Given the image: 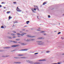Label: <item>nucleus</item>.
<instances>
[{
    "instance_id": "9b49d317",
    "label": "nucleus",
    "mask_w": 64,
    "mask_h": 64,
    "mask_svg": "<svg viewBox=\"0 0 64 64\" xmlns=\"http://www.w3.org/2000/svg\"><path fill=\"white\" fill-rule=\"evenodd\" d=\"M11 47L8 46V47H5L4 48V49H9V48H10Z\"/></svg>"
},
{
    "instance_id": "cd10ccee",
    "label": "nucleus",
    "mask_w": 64,
    "mask_h": 64,
    "mask_svg": "<svg viewBox=\"0 0 64 64\" xmlns=\"http://www.w3.org/2000/svg\"><path fill=\"white\" fill-rule=\"evenodd\" d=\"M46 3H47L46 2H44L43 3L42 5H45V4H46Z\"/></svg>"
},
{
    "instance_id": "e433bc0d",
    "label": "nucleus",
    "mask_w": 64,
    "mask_h": 64,
    "mask_svg": "<svg viewBox=\"0 0 64 64\" xmlns=\"http://www.w3.org/2000/svg\"><path fill=\"white\" fill-rule=\"evenodd\" d=\"M38 54V53H36L34 54V55H36V54Z\"/></svg>"
},
{
    "instance_id": "c03bdc74",
    "label": "nucleus",
    "mask_w": 64,
    "mask_h": 64,
    "mask_svg": "<svg viewBox=\"0 0 64 64\" xmlns=\"http://www.w3.org/2000/svg\"><path fill=\"white\" fill-rule=\"evenodd\" d=\"M20 33H23L24 32H22V31H20Z\"/></svg>"
},
{
    "instance_id": "603ef678",
    "label": "nucleus",
    "mask_w": 64,
    "mask_h": 64,
    "mask_svg": "<svg viewBox=\"0 0 64 64\" xmlns=\"http://www.w3.org/2000/svg\"><path fill=\"white\" fill-rule=\"evenodd\" d=\"M20 51H24V50H20Z\"/></svg>"
},
{
    "instance_id": "bb28decb",
    "label": "nucleus",
    "mask_w": 64,
    "mask_h": 64,
    "mask_svg": "<svg viewBox=\"0 0 64 64\" xmlns=\"http://www.w3.org/2000/svg\"><path fill=\"white\" fill-rule=\"evenodd\" d=\"M26 57H20V58H23L24 59V58H26Z\"/></svg>"
},
{
    "instance_id": "a19ab883",
    "label": "nucleus",
    "mask_w": 64,
    "mask_h": 64,
    "mask_svg": "<svg viewBox=\"0 0 64 64\" xmlns=\"http://www.w3.org/2000/svg\"><path fill=\"white\" fill-rule=\"evenodd\" d=\"M24 41H26V38L24 39Z\"/></svg>"
},
{
    "instance_id": "de8ad7c7",
    "label": "nucleus",
    "mask_w": 64,
    "mask_h": 64,
    "mask_svg": "<svg viewBox=\"0 0 64 64\" xmlns=\"http://www.w3.org/2000/svg\"><path fill=\"white\" fill-rule=\"evenodd\" d=\"M48 18H50V15L48 16Z\"/></svg>"
},
{
    "instance_id": "dca6fc26",
    "label": "nucleus",
    "mask_w": 64,
    "mask_h": 64,
    "mask_svg": "<svg viewBox=\"0 0 64 64\" xmlns=\"http://www.w3.org/2000/svg\"><path fill=\"white\" fill-rule=\"evenodd\" d=\"M45 31H41L40 32V33H45Z\"/></svg>"
},
{
    "instance_id": "423d86ee",
    "label": "nucleus",
    "mask_w": 64,
    "mask_h": 64,
    "mask_svg": "<svg viewBox=\"0 0 64 64\" xmlns=\"http://www.w3.org/2000/svg\"><path fill=\"white\" fill-rule=\"evenodd\" d=\"M20 44L22 45H27V44L25 43H21Z\"/></svg>"
},
{
    "instance_id": "79ce46f5",
    "label": "nucleus",
    "mask_w": 64,
    "mask_h": 64,
    "mask_svg": "<svg viewBox=\"0 0 64 64\" xmlns=\"http://www.w3.org/2000/svg\"><path fill=\"white\" fill-rule=\"evenodd\" d=\"M43 35H46V34H43Z\"/></svg>"
},
{
    "instance_id": "4c0bfd02",
    "label": "nucleus",
    "mask_w": 64,
    "mask_h": 64,
    "mask_svg": "<svg viewBox=\"0 0 64 64\" xmlns=\"http://www.w3.org/2000/svg\"><path fill=\"white\" fill-rule=\"evenodd\" d=\"M61 33V32H58V35H59V34H60Z\"/></svg>"
},
{
    "instance_id": "a878e982",
    "label": "nucleus",
    "mask_w": 64,
    "mask_h": 64,
    "mask_svg": "<svg viewBox=\"0 0 64 64\" xmlns=\"http://www.w3.org/2000/svg\"><path fill=\"white\" fill-rule=\"evenodd\" d=\"M28 50V49H24V51H27Z\"/></svg>"
},
{
    "instance_id": "864d4df0",
    "label": "nucleus",
    "mask_w": 64,
    "mask_h": 64,
    "mask_svg": "<svg viewBox=\"0 0 64 64\" xmlns=\"http://www.w3.org/2000/svg\"><path fill=\"white\" fill-rule=\"evenodd\" d=\"M10 42H13V41H12V40H10Z\"/></svg>"
},
{
    "instance_id": "4be33fe9",
    "label": "nucleus",
    "mask_w": 64,
    "mask_h": 64,
    "mask_svg": "<svg viewBox=\"0 0 64 64\" xmlns=\"http://www.w3.org/2000/svg\"><path fill=\"white\" fill-rule=\"evenodd\" d=\"M29 22H30L29 21H27L26 22V23L27 24H29L28 23H29Z\"/></svg>"
},
{
    "instance_id": "0eeeda50",
    "label": "nucleus",
    "mask_w": 64,
    "mask_h": 64,
    "mask_svg": "<svg viewBox=\"0 0 64 64\" xmlns=\"http://www.w3.org/2000/svg\"><path fill=\"white\" fill-rule=\"evenodd\" d=\"M34 8L36 9H37L39 11V9L38 8V7L36 6H34Z\"/></svg>"
},
{
    "instance_id": "680f3d73",
    "label": "nucleus",
    "mask_w": 64,
    "mask_h": 64,
    "mask_svg": "<svg viewBox=\"0 0 64 64\" xmlns=\"http://www.w3.org/2000/svg\"><path fill=\"white\" fill-rule=\"evenodd\" d=\"M4 9H5L6 8V7H4Z\"/></svg>"
},
{
    "instance_id": "ea45409f",
    "label": "nucleus",
    "mask_w": 64,
    "mask_h": 64,
    "mask_svg": "<svg viewBox=\"0 0 64 64\" xmlns=\"http://www.w3.org/2000/svg\"><path fill=\"white\" fill-rule=\"evenodd\" d=\"M49 52H50V51H46V53H49Z\"/></svg>"
},
{
    "instance_id": "473e14b6",
    "label": "nucleus",
    "mask_w": 64,
    "mask_h": 64,
    "mask_svg": "<svg viewBox=\"0 0 64 64\" xmlns=\"http://www.w3.org/2000/svg\"><path fill=\"white\" fill-rule=\"evenodd\" d=\"M38 39H41V37H39L38 38Z\"/></svg>"
},
{
    "instance_id": "774afa93",
    "label": "nucleus",
    "mask_w": 64,
    "mask_h": 64,
    "mask_svg": "<svg viewBox=\"0 0 64 64\" xmlns=\"http://www.w3.org/2000/svg\"><path fill=\"white\" fill-rule=\"evenodd\" d=\"M13 51H11V52H13Z\"/></svg>"
},
{
    "instance_id": "3c124183",
    "label": "nucleus",
    "mask_w": 64,
    "mask_h": 64,
    "mask_svg": "<svg viewBox=\"0 0 64 64\" xmlns=\"http://www.w3.org/2000/svg\"><path fill=\"white\" fill-rule=\"evenodd\" d=\"M17 9H18V10H20V9L18 8V7H17Z\"/></svg>"
},
{
    "instance_id": "20e7f679",
    "label": "nucleus",
    "mask_w": 64,
    "mask_h": 64,
    "mask_svg": "<svg viewBox=\"0 0 64 64\" xmlns=\"http://www.w3.org/2000/svg\"><path fill=\"white\" fill-rule=\"evenodd\" d=\"M26 36L28 37H30V38H33V37H35V36H32L29 35H27Z\"/></svg>"
},
{
    "instance_id": "4468645a",
    "label": "nucleus",
    "mask_w": 64,
    "mask_h": 64,
    "mask_svg": "<svg viewBox=\"0 0 64 64\" xmlns=\"http://www.w3.org/2000/svg\"><path fill=\"white\" fill-rule=\"evenodd\" d=\"M34 64H40V63L39 62H34Z\"/></svg>"
},
{
    "instance_id": "f03ea898",
    "label": "nucleus",
    "mask_w": 64,
    "mask_h": 64,
    "mask_svg": "<svg viewBox=\"0 0 64 64\" xmlns=\"http://www.w3.org/2000/svg\"><path fill=\"white\" fill-rule=\"evenodd\" d=\"M19 46H20V45H19V44L15 45H12V46H11L12 48H14V47H19Z\"/></svg>"
},
{
    "instance_id": "a18cd8bd",
    "label": "nucleus",
    "mask_w": 64,
    "mask_h": 64,
    "mask_svg": "<svg viewBox=\"0 0 64 64\" xmlns=\"http://www.w3.org/2000/svg\"><path fill=\"white\" fill-rule=\"evenodd\" d=\"M36 8H34V10L35 11H36Z\"/></svg>"
},
{
    "instance_id": "412c9836",
    "label": "nucleus",
    "mask_w": 64,
    "mask_h": 64,
    "mask_svg": "<svg viewBox=\"0 0 64 64\" xmlns=\"http://www.w3.org/2000/svg\"><path fill=\"white\" fill-rule=\"evenodd\" d=\"M18 23V22L16 21H14V23Z\"/></svg>"
},
{
    "instance_id": "a211bd4d",
    "label": "nucleus",
    "mask_w": 64,
    "mask_h": 64,
    "mask_svg": "<svg viewBox=\"0 0 64 64\" xmlns=\"http://www.w3.org/2000/svg\"><path fill=\"white\" fill-rule=\"evenodd\" d=\"M46 43H49V40H46Z\"/></svg>"
},
{
    "instance_id": "2f4dec72",
    "label": "nucleus",
    "mask_w": 64,
    "mask_h": 64,
    "mask_svg": "<svg viewBox=\"0 0 64 64\" xmlns=\"http://www.w3.org/2000/svg\"><path fill=\"white\" fill-rule=\"evenodd\" d=\"M10 57L9 55L6 56V57Z\"/></svg>"
},
{
    "instance_id": "69168bd1",
    "label": "nucleus",
    "mask_w": 64,
    "mask_h": 64,
    "mask_svg": "<svg viewBox=\"0 0 64 64\" xmlns=\"http://www.w3.org/2000/svg\"><path fill=\"white\" fill-rule=\"evenodd\" d=\"M37 18H38V16H37Z\"/></svg>"
},
{
    "instance_id": "37998d69",
    "label": "nucleus",
    "mask_w": 64,
    "mask_h": 64,
    "mask_svg": "<svg viewBox=\"0 0 64 64\" xmlns=\"http://www.w3.org/2000/svg\"><path fill=\"white\" fill-rule=\"evenodd\" d=\"M61 39H62V40H63L64 39V38H63V37H61Z\"/></svg>"
},
{
    "instance_id": "13d9d810",
    "label": "nucleus",
    "mask_w": 64,
    "mask_h": 64,
    "mask_svg": "<svg viewBox=\"0 0 64 64\" xmlns=\"http://www.w3.org/2000/svg\"><path fill=\"white\" fill-rule=\"evenodd\" d=\"M22 31H24V30H25V29H23V30H22Z\"/></svg>"
},
{
    "instance_id": "c9c22d12",
    "label": "nucleus",
    "mask_w": 64,
    "mask_h": 64,
    "mask_svg": "<svg viewBox=\"0 0 64 64\" xmlns=\"http://www.w3.org/2000/svg\"><path fill=\"white\" fill-rule=\"evenodd\" d=\"M2 57H6V56H2Z\"/></svg>"
},
{
    "instance_id": "052dcab7",
    "label": "nucleus",
    "mask_w": 64,
    "mask_h": 64,
    "mask_svg": "<svg viewBox=\"0 0 64 64\" xmlns=\"http://www.w3.org/2000/svg\"><path fill=\"white\" fill-rule=\"evenodd\" d=\"M62 55H64V53L62 54Z\"/></svg>"
},
{
    "instance_id": "5701e85b",
    "label": "nucleus",
    "mask_w": 64,
    "mask_h": 64,
    "mask_svg": "<svg viewBox=\"0 0 64 64\" xmlns=\"http://www.w3.org/2000/svg\"><path fill=\"white\" fill-rule=\"evenodd\" d=\"M20 40V38H17V39H16V41H19Z\"/></svg>"
},
{
    "instance_id": "72a5a7b5",
    "label": "nucleus",
    "mask_w": 64,
    "mask_h": 64,
    "mask_svg": "<svg viewBox=\"0 0 64 64\" xmlns=\"http://www.w3.org/2000/svg\"><path fill=\"white\" fill-rule=\"evenodd\" d=\"M4 28V27L3 26H2L1 27V28Z\"/></svg>"
},
{
    "instance_id": "4d7b16f0",
    "label": "nucleus",
    "mask_w": 64,
    "mask_h": 64,
    "mask_svg": "<svg viewBox=\"0 0 64 64\" xmlns=\"http://www.w3.org/2000/svg\"><path fill=\"white\" fill-rule=\"evenodd\" d=\"M2 4H4V2H2Z\"/></svg>"
},
{
    "instance_id": "0e129e2a",
    "label": "nucleus",
    "mask_w": 64,
    "mask_h": 64,
    "mask_svg": "<svg viewBox=\"0 0 64 64\" xmlns=\"http://www.w3.org/2000/svg\"><path fill=\"white\" fill-rule=\"evenodd\" d=\"M54 32H56V31H54Z\"/></svg>"
},
{
    "instance_id": "aec40b11",
    "label": "nucleus",
    "mask_w": 64,
    "mask_h": 64,
    "mask_svg": "<svg viewBox=\"0 0 64 64\" xmlns=\"http://www.w3.org/2000/svg\"><path fill=\"white\" fill-rule=\"evenodd\" d=\"M11 34L12 36H15L16 35L15 34Z\"/></svg>"
},
{
    "instance_id": "6e6552de",
    "label": "nucleus",
    "mask_w": 64,
    "mask_h": 64,
    "mask_svg": "<svg viewBox=\"0 0 64 64\" xmlns=\"http://www.w3.org/2000/svg\"><path fill=\"white\" fill-rule=\"evenodd\" d=\"M24 34H26V33L24 32L22 34H20V35L21 36H24Z\"/></svg>"
},
{
    "instance_id": "f8f14e48",
    "label": "nucleus",
    "mask_w": 64,
    "mask_h": 64,
    "mask_svg": "<svg viewBox=\"0 0 64 64\" xmlns=\"http://www.w3.org/2000/svg\"><path fill=\"white\" fill-rule=\"evenodd\" d=\"M32 12H33V13H36V12L34 10V8H33L32 9Z\"/></svg>"
},
{
    "instance_id": "393cba45",
    "label": "nucleus",
    "mask_w": 64,
    "mask_h": 64,
    "mask_svg": "<svg viewBox=\"0 0 64 64\" xmlns=\"http://www.w3.org/2000/svg\"><path fill=\"white\" fill-rule=\"evenodd\" d=\"M11 18H12V17H11V16H10L9 17V19L10 20Z\"/></svg>"
},
{
    "instance_id": "f3484780",
    "label": "nucleus",
    "mask_w": 64,
    "mask_h": 64,
    "mask_svg": "<svg viewBox=\"0 0 64 64\" xmlns=\"http://www.w3.org/2000/svg\"><path fill=\"white\" fill-rule=\"evenodd\" d=\"M30 41V39H27L26 40V42H29Z\"/></svg>"
},
{
    "instance_id": "c85d7f7f",
    "label": "nucleus",
    "mask_w": 64,
    "mask_h": 64,
    "mask_svg": "<svg viewBox=\"0 0 64 64\" xmlns=\"http://www.w3.org/2000/svg\"><path fill=\"white\" fill-rule=\"evenodd\" d=\"M41 39H45V38L44 37H41Z\"/></svg>"
},
{
    "instance_id": "bf43d9fd",
    "label": "nucleus",
    "mask_w": 64,
    "mask_h": 64,
    "mask_svg": "<svg viewBox=\"0 0 64 64\" xmlns=\"http://www.w3.org/2000/svg\"><path fill=\"white\" fill-rule=\"evenodd\" d=\"M2 6H1V5H0V7H2Z\"/></svg>"
},
{
    "instance_id": "e2e57ef3",
    "label": "nucleus",
    "mask_w": 64,
    "mask_h": 64,
    "mask_svg": "<svg viewBox=\"0 0 64 64\" xmlns=\"http://www.w3.org/2000/svg\"><path fill=\"white\" fill-rule=\"evenodd\" d=\"M18 43H21V42H18Z\"/></svg>"
},
{
    "instance_id": "1a4fd4ad",
    "label": "nucleus",
    "mask_w": 64,
    "mask_h": 64,
    "mask_svg": "<svg viewBox=\"0 0 64 64\" xmlns=\"http://www.w3.org/2000/svg\"><path fill=\"white\" fill-rule=\"evenodd\" d=\"M14 63L17 64H21V62H14Z\"/></svg>"
},
{
    "instance_id": "2eb2a0df",
    "label": "nucleus",
    "mask_w": 64,
    "mask_h": 64,
    "mask_svg": "<svg viewBox=\"0 0 64 64\" xmlns=\"http://www.w3.org/2000/svg\"><path fill=\"white\" fill-rule=\"evenodd\" d=\"M30 41H35V40L34 39H30Z\"/></svg>"
},
{
    "instance_id": "f704fd0d",
    "label": "nucleus",
    "mask_w": 64,
    "mask_h": 64,
    "mask_svg": "<svg viewBox=\"0 0 64 64\" xmlns=\"http://www.w3.org/2000/svg\"><path fill=\"white\" fill-rule=\"evenodd\" d=\"M10 12V11H9V12H6L7 13H8V14H9Z\"/></svg>"
},
{
    "instance_id": "49530a36",
    "label": "nucleus",
    "mask_w": 64,
    "mask_h": 64,
    "mask_svg": "<svg viewBox=\"0 0 64 64\" xmlns=\"http://www.w3.org/2000/svg\"><path fill=\"white\" fill-rule=\"evenodd\" d=\"M12 32H13V33H16V32L15 31H13Z\"/></svg>"
},
{
    "instance_id": "9d476101",
    "label": "nucleus",
    "mask_w": 64,
    "mask_h": 64,
    "mask_svg": "<svg viewBox=\"0 0 64 64\" xmlns=\"http://www.w3.org/2000/svg\"><path fill=\"white\" fill-rule=\"evenodd\" d=\"M18 56H24V54H18Z\"/></svg>"
},
{
    "instance_id": "c756f323",
    "label": "nucleus",
    "mask_w": 64,
    "mask_h": 64,
    "mask_svg": "<svg viewBox=\"0 0 64 64\" xmlns=\"http://www.w3.org/2000/svg\"><path fill=\"white\" fill-rule=\"evenodd\" d=\"M16 34L17 35H21V34H20L19 33H16Z\"/></svg>"
},
{
    "instance_id": "58836bf2",
    "label": "nucleus",
    "mask_w": 64,
    "mask_h": 64,
    "mask_svg": "<svg viewBox=\"0 0 64 64\" xmlns=\"http://www.w3.org/2000/svg\"><path fill=\"white\" fill-rule=\"evenodd\" d=\"M13 3H14V4H16V2H13Z\"/></svg>"
},
{
    "instance_id": "7ed1b4c3",
    "label": "nucleus",
    "mask_w": 64,
    "mask_h": 64,
    "mask_svg": "<svg viewBox=\"0 0 64 64\" xmlns=\"http://www.w3.org/2000/svg\"><path fill=\"white\" fill-rule=\"evenodd\" d=\"M26 62H27V63H30L32 64V61H31V60H26Z\"/></svg>"
},
{
    "instance_id": "338daca9",
    "label": "nucleus",
    "mask_w": 64,
    "mask_h": 64,
    "mask_svg": "<svg viewBox=\"0 0 64 64\" xmlns=\"http://www.w3.org/2000/svg\"><path fill=\"white\" fill-rule=\"evenodd\" d=\"M8 34H9V32H8Z\"/></svg>"
},
{
    "instance_id": "ddd939ff",
    "label": "nucleus",
    "mask_w": 64,
    "mask_h": 64,
    "mask_svg": "<svg viewBox=\"0 0 64 64\" xmlns=\"http://www.w3.org/2000/svg\"><path fill=\"white\" fill-rule=\"evenodd\" d=\"M12 42H13V43H16V44L18 43V42H17L15 41H13Z\"/></svg>"
},
{
    "instance_id": "b1692460",
    "label": "nucleus",
    "mask_w": 64,
    "mask_h": 64,
    "mask_svg": "<svg viewBox=\"0 0 64 64\" xmlns=\"http://www.w3.org/2000/svg\"><path fill=\"white\" fill-rule=\"evenodd\" d=\"M16 10L17 12H21V11H22L21 10H18L17 9H16Z\"/></svg>"
},
{
    "instance_id": "7c9ffc66",
    "label": "nucleus",
    "mask_w": 64,
    "mask_h": 64,
    "mask_svg": "<svg viewBox=\"0 0 64 64\" xmlns=\"http://www.w3.org/2000/svg\"><path fill=\"white\" fill-rule=\"evenodd\" d=\"M8 38H9V39H12V38L8 36Z\"/></svg>"
},
{
    "instance_id": "39448f33",
    "label": "nucleus",
    "mask_w": 64,
    "mask_h": 64,
    "mask_svg": "<svg viewBox=\"0 0 64 64\" xmlns=\"http://www.w3.org/2000/svg\"><path fill=\"white\" fill-rule=\"evenodd\" d=\"M46 61V59H42L38 60V61Z\"/></svg>"
},
{
    "instance_id": "8fccbe9b",
    "label": "nucleus",
    "mask_w": 64,
    "mask_h": 64,
    "mask_svg": "<svg viewBox=\"0 0 64 64\" xmlns=\"http://www.w3.org/2000/svg\"><path fill=\"white\" fill-rule=\"evenodd\" d=\"M12 38H16V37L15 36H14L12 37Z\"/></svg>"
},
{
    "instance_id": "09e8293b",
    "label": "nucleus",
    "mask_w": 64,
    "mask_h": 64,
    "mask_svg": "<svg viewBox=\"0 0 64 64\" xmlns=\"http://www.w3.org/2000/svg\"><path fill=\"white\" fill-rule=\"evenodd\" d=\"M61 64L60 62H58V64Z\"/></svg>"
},
{
    "instance_id": "f257e3e1",
    "label": "nucleus",
    "mask_w": 64,
    "mask_h": 64,
    "mask_svg": "<svg viewBox=\"0 0 64 64\" xmlns=\"http://www.w3.org/2000/svg\"><path fill=\"white\" fill-rule=\"evenodd\" d=\"M36 42L38 43V45H45L44 42H42V41H36Z\"/></svg>"
},
{
    "instance_id": "5fc2aeb1",
    "label": "nucleus",
    "mask_w": 64,
    "mask_h": 64,
    "mask_svg": "<svg viewBox=\"0 0 64 64\" xmlns=\"http://www.w3.org/2000/svg\"><path fill=\"white\" fill-rule=\"evenodd\" d=\"M37 31H40V30H37Z\"/></svg>"
},
{
    "instance_id": "6ab92c4d",
    "label": "nucleus",
    "mask_w": 64,
    "mask_h": 64,
    "mask_svg": "<svg viewBox=\"0 0 64 64\" xmlns=\"http://www.w3.org/2000/svg\"><path fill=\"white\" fill-rule=\"evenodd\" d=\"M14 58H15V59H20V58L19 57H14Z\"/></svg>"
},
{
    "instance_id": "6e6d98bb",
    "label": "nucleus",
    "mask_w": 64,
    "mask_h": 64,
    "mask_svg": "<svg viewBox=\"0 0 64 64\" xmlns=\"http://www.w3.org/2000/svg\"><path fill=\"white\" fill-rule=\"evenodd\" d=\"M18 36V37H20V36Z\"/></svg>"
}]
</instances>
